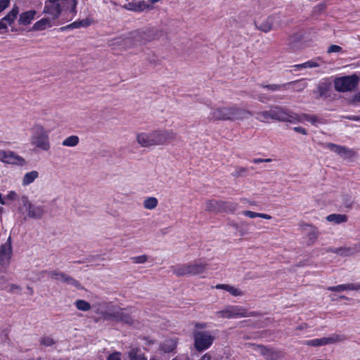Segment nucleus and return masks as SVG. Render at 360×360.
Instances as JSON below:
<instances>
[{"instance_id": "1", "label": "nucleus", "mask_w": 360, "mask_h": 360, "mask_svg": "<svg viewBox=\"0 0 360 360\" xmlns=\"http://www.w3.org/2000/svg\"><path fill=\"white\" fill-rule=\"evenodd\" d=\"M176 134L172 130L155 129L137 133L136 140L143 148L167 145L176 139Z\"/></svg>"}, {"instance_id": "2", "label": "nucleus", "mask_w": 360, "mask_h": 360, "mask_svg": "<svg viewBox=\"0 0 360 360\" xmlns=\"http://www.w3.org/2000/svg\"><path fill=\"white\" fill-rule=\"evenodd\" d=\"M252 115V112L236 105L219 107L212 109L210 119L213 120H242Z\"/></svg>"}, {"instance_id": "3", "label": "nucleus", "mask_w": 360, "mask_h": 360, "mask_svg": "<svg viewBox=\"0 0 360 360\" xmlns=\"http://www.w3.org/2000/svg\"><path fill=\"white\" fill-rule=\"evenodd\" d=\"M30 141L32 146L44 151L50 149L49 131L40 124H35L31 128Z\"/></svg>"}, {"instance_id": "4", "label": "nucleus", "mask_w": 360, "mask_h": 360, "mask_svg": "<svg viewBox=\"0 0 360 360\" xmlns=\"http://www.w3.org/2000/svg\"><path fill=\"white\" fill-rule=\"evenodd\" d=\"M69 1L72 5L71 12H75L76 0H48L44 8V13L51 15L52 19L56 20L60 15L63 8L68 7L67 4Z\"/></svg>"}, {"instance_id": "5", "label": "nucleus", "mask_w": 360, "mask_h": 360, "mask_svg": "<svg viewBox=\"0 0 360 360\" xmlns=\"http://www.w3.org/2000/svg\"><path fill=\"white\" fill-rule=\"evenodd\" d=\"M216 315L219 318L238 319L254 316H255V313L249 311L248 309L240 306L229 305L224 309L217 311Z\"/></svg>"}, {"instance_id": "6", "label": "nucleus", "mask_w": 360, "mask_h": 360, "mask_svg": "<svg viewBox=\"0 0 360 360\" xmlns=\"http://www.w3.org/2000/svg\"><path fill=\"white\" fill-rule=\"evenodd\" d=\"M359 82L356 75L337 77L334 80V88L338 92H347L354 90Z\"/></svg>"}, {"instance_id": "7", "label": "nucleus", "mask_w": 360, "mask_h": 360, "mask_svg": "<svg viewBox=\"0 0 360 360\" xmlns=\"http://www.w3.org/2000/svg\"><path fill=\"white\" fill-rule=\"evenodd\" d=\"M22 206L19 207L20 211L25 210L27 212V217L32 219H41L44 214V206H36L32 204L28 197L25 195L20 198Z\"/></svg>"}, {"instance_id": "8", "label": "nucleus", "mask_w": 360, "mask_h": 360, "mask_svg": "<svg viewBox=\"0 0 360 360\" xmlns=\"http://www.w3.org/2000/svg\"><path fill=\"white\" fill-rule=\"evenodd\" d=\"M194 347L198 352L207 349L213 343L214 337L209 331L193 332Z\"/></svg>"}, {"instance_id": "9", "label": "nucleus", "mask_w": 360, "mask_h": 360, "mask_svg": "<svg viewBox=\"0 0 360 360\" xmlns=\"http://www.w3.org/2000/svg\"><path fill=\"white\" fill-rule=\"evenodd\" d=\"M206 264L193 263L189 264H182L174 267L173 273L178 276L186 275H198L202 274L206 269Z\"/></svg>"}, {"instance_id": "10", "label": "nucleus", "mask_w": 360, "mask_h": 360, "mask_svg": "<svg viewBox=\"0 0 360 360\" xmlns=\"http://www.w3.org/2000/svg\"><path fill=\"white\" fill-rule=\"evenodd\" d=\"M103 317L106 321L122 322L129 325L133 323V320L129 314L124 312V309L117 307H112L105 311Z\"/></svg>"}, {"instance_id": "11", "label": "nucleus", "mask_w": 360, "mask_h": 360, "mask_svg": "<svg viewBox=\"0 0 360 360\" xmlns=\"http://www.w3.org/2000/svg\"><path fill=\"white\" fill-rule=\"evenodd\" d=\"M48 276L51 279L59 281L68 285L74 286L77 289H82L81 283L72 276L60 271H50L47 272Z\"/></svg>"}, {"instance_id": "12", "label": "nucleus", "mask_w": 360, "mask_h": 360, "mask_svg": "<svg viewBox=\"0 0 360 360\" xmlns=\"http://www.w3.org/2000/svg\"><path fill=\"white\" fill-rule=\"evenodd\" d=\"M11 253V238H8V241L0 248V262L2 266H7L8 264Z\"/></svg>"}, {"instance_id": "13", "label": "nucleus", "mask_w": 360, "mask_h": 360, "mask_svg": "<svg viewBox=\"0 0 360 360\" xmlns=\"http://www.w3.org/2000/svg\"><path fill=\"white\" fill-rule=\"evenodd\" d=\"M254 350L259 352L266 359L268 360H274L280 357L279 352L275 350L274 348H269L263 345H255Z\"/></svg>"}, {"instance_id": "14", "label": "nucleus", "mask_w": 360, "mask_h": 360, "mask_svg": "<svg viewBox=\"0 0 360 360\" xmlns=\"http://www.w3.org/2000/svg\"><path fill=\"white\" fill-rule=\"evenodd\" d=\"M314 93L316 94V99H326L331 96V86L327 82H321L318 86L316 91Z\"/></svg>"}, {"instance_id": "15", "label": "nucleus", "mask_w": 360, "mask_h": 360, "mask_svg": "<svg viewBox=\"0 0 360 360\" xmlns=\"http://www.w3.org/2000/svg\"><path fill=\"white\" fill-rule=\"evenodd\" d=\"M18 12V8L15 6L4 18L0 20V30L7 29L8 25H11L16 18Z\"/></svg>"}, {"instance_id": "16", "label": "nucleus", "mask_w": 360, "mask_h": 360, "mask_svg": "<svg viewBox=\"0 0 360 360\" xmlns=\"http://www.w3.org/2000/svg\"><path fill=\"white\" fill-rule=\"evenodd\" d=\"M271 120L283 122L286 120V110L278 105H273L270 108Z\"/></svg>"}, {"instance_id": "17", "label": "nucleus", "mask_w": 360, "mask_h": 360, "mask_svg": "<svg viewBox=\"0 0 360 360\" xmlns=\"http://www.w3.org/2000/svg\"><path fill=\"white\" fill-rule=\"evenodd\" d=\"M131 43V38L126 37H117L112 39L108 41V45L112 49H116L117 47L122 46L124 48H129V44Z\"/></svg>"}, {"instance_id": "18", "label": "nucleus", "mask_w": 360, "mask_h": 360, "mask_svg": "<svg viewBox=\"0 0 360 360\" xmlns=\"http://www.w3.org/2000/svg\"><path fill=\"white\" fill-rule=\"evenodd\" d=\"M8 162L6 164L13 165L16 166H25L27 164L26 160L14 151L10 150L8 153Z\"/></svg>"}, {"instance_id": "19", "label": "nucleus", "mask_w": 360, "mask_h": 360, "mask_svg": "<svg viewBox=\"0 0 360 360\" xmlns=\"http://www.w3.org/2000/svg\"><path fill=\"white\" fill-rule=\"evenodd\" d=\"M360 289V284L356 283H346L338 285L336 286H330L327 288L329 291L341 292L345 290H358Z\"/></svg>"}, {"instance_id": "20", "label": "nucleus", "mask_w": 360, "mask_h": 360, "mask_svg": "<svg viewBox=\"0 0 360 360\" xmlns=\"http://www.w3.org/2000/svg\"><path fill=\"white\" fill-rule=\"evenodd\" d=\"M288 46L292 51H296L302 48L301 35L295 34L290 37L288 39Z\"/></svg>"}, {"instance_id": "21", "label": "nucleus", "mask_w": 360, "mask_h": 360, "mask_svg": "<svg viewBox=\"0 0 360 360\" xmlns=\"http://www.w3.org/2000/svg\"><path fill=\"white\" fill-rule=\"evenodd\" d=\"M39 173L36 170L27 172L25 174L22 179V185L23 186H27L33 183L37 179L39 178Z\"/></svg>"}, {"instance_id": "22", "label": "nucleus", "mask_w": 360, "mask_h": 360, "mask_svg": "<svg viewBox=\"0 0 360 360\" xmlns=\"http://www.w3.org/2000/svg\"><path fill=\"white\" fill-rule=\"evenodd\" d=\"M37 12L34 10L28 11L20 14L19 18L20 24L27 25H29L34 19Z\"/></svg>"}, {"instance_id": "23", "label": "nucleus", "mask_w": 360, "mask_h": 360, "mask_svg": "<svg viewBox=\"0 0 360 360\" xmlns=\"http://www.w3.org/2000/svg\"><path fill=\"white\" fill-rule=\"evenodd\" d=\"M215 288L217 289L224 290L235 297L241 296L243 295V292L240 290L229 284H218Z\"/></svg>"}, {"instance_id": "24", "label": "nucleus", "mask_w": 360, "mask_h": 360, "mask_svg": "<svg viewBox=\"0 0 360 360\" xmlns=\"http://www.w3.org/2000/svg\"><path fill=\"white\" fill-rule=\"evenodd\" d=\"M129 360H147L144 354L138 347H133L127 352Z\"/></svg>"}, {"instance_id": "25", "label": "nucleus", "mask_w": 360, "mask_h": 360, "mask_svg": "<svg viewBox=\"0 0 360 360\" xmlns=\"http://www.w3.org/2000/svg\"><path fill=\"white\" fill-rule=\"evenodd\" d=\"M221 200H210L205 202V210L208 212H221Z\"/></svg>"}, {"instance_id": "26", "label": "nucleus", "mask_w": 360, "mask_h": 360, "mask_svg": "<svg viewBox=\"0 0 360 360\" xmlns=\"http://www.w3.org/2000/svg\"><path fill=\"white\" fill-rule=\"evenodd\" d=\"M176 347V342L172 339H168L164 341L160 346V350L165 353L173 352Z\"/></svg>"}, {"instance_id": "27", "label": "nucleus", "mask_w": 360, "mask_h": 360, "mask_svg": "<svg viewBox=\"0 0 360 360\" xmlns=\"http://www.w3.org/2000/svg\"><path fill=\"white\" fill-rule=\"evenodd\" d=\"M52 26L51 20L49 18H42L40 20L36 22L33 25V30H44L48 27Z\"/></svg>"}, {"instance_id": "28", "label": "nucleus", "mask_w": 360, "mask_h": 360, "mask_svg": "<svg viewBox=\"0 0 360 360\" xmlns=\"http://www.w3.org/2000/svg\"><path fill=\"white\" fill-rule=\"evenodd\" d=\"M274 20L272 16H269L266 19H265L264 21H262L259 25L257 26V28L259 30H262L264 32H268L272 29Z\"/></svg>"}, {"instance_id": "29", "label": "nucleus", "mask_w": 360, "mask_h": 360, "mask_svg": "<svg viewBox=\"0 0 360 360\" xmlns=\"http://www.w3.org/2000/svg\"><path fill=\"white\" fill-rule=\"evenodd\" d=\"M326 219L328 221L338 224L342 222H346L347 221V217L345 214H331L327 216Z\"/></svg>"}, {"instance_id": "30", "label": "nucleus", "mask_w": 360, "mask_h": 360, "mask_svg": "<svg viewBox=\"0 0 360 360\" xmlns=\"http://www.w3.org/2000/svg\"><path fill=\"white\" fill-rule=\"evenodd\" d=\"M285 84H286V87L289 86H292V91H297V92L302 91L307 86V83L303 82L301 80L290 82L285 83Z\"/></svg>"}, {"instance_id": "31", "label": "nucleus", "mask_w": 360, "mask_h": 360, "mask_svg": "<svg viewBox=\"0 0 360 360\" xmlns=\"http://www.w3.org/2000/svg\"><path fill=\"white\" fill-rule=\"evenodd\" d=\"M347 339L346 335L342 334L334 333L329 337H326L327 345L335 344L343 342Z\"/></svg>"}, {"instance_id": "32", "label": "nucleus", "mask_w": 360, "mask_h": 360, "mask_svg": "<svg viewBox=\"0 0 360 360\" xmlns=\"http://www.w3.org/2000/svg\"><path fill=\"white\" fill-rule=\"evenodd\" d=\"M238 204L233 202L221 201V212H233L236 210Z\"/></svg>"}, {"instance_id": "33", "label": "nucleus", "mask_w": 360, "mask_h": 360, "mask_svg": "<svg viewBox=\"0 0 360 360\" xmlns=\"http://www.w3.org/2000/svg\"><path fill=\"white\" fill-rule=\"evenodd\" d=\"M305 345L312 346V347H319L327 345L326 337H323L321 338H316L310 340H306L303 343Z\"/></svg>"}, {"instance_id": "34", "label": "nucleus", "mask_w": 360, "mask_h": 360, "mask_svg": "<svg viewBox=\"0 0 360 360\" xmlns=\"http://www.w3.org/2000/svg\"><path fill=\"white\" fill-rule=\"evenodd\" d=\"M79 142V137L75 135H72V136H70L67 137L66 139H65L62 142V145L63 146H67V147H75L77 145H78Z\"/></svg>"}, {"instance_id": "35", "label": "nucleus", "mask_w": 360, "mask_h": 360, "mask_svg": "<svg viewBox=\"0 0 360 360\" xmlns=\"http://www.w3.org/2000/svg\"><path fill=\"white\" fill-rule=\"evenodd\" d=\"M255 118L259 122H268L270 120H271L270 109L269 110L256 112Z\"/></svg>"}, {"instance_id": "36", "label": "nucleus", "mask_w": 360, "mask_h": 360, "mask_svg": "<svg viewBox=\"0 0 360 360\" xmlns=\"http://www.w3.org/2000/svg\"><path fill=\"white\" fill-rule=\"evenodd\" d=\"M158 199L155 197H148L143 200V205L147 210H153L158 205Z\"/></svg>"}, {"instance_id": "37", "label": "nucleus", "mask_w": 360, "mask_h": 360, "mask_svg": "<svg viewBox=\"0 0 360 360\" xmlns=\"http://www.w3.org/2000/svg\"><path fill=\"white\" fill-rule=\"evenodd\" d=\"M148 6L144 2V1H139L137 3L134 4H129L128 5L127 9L136 11V12H140L143 11L144 9L148 8Z\"/></svg>"}, {"instance_id": "38", "label": "nucleus", "mask_w": 360, "mask_h": 360, "mask_svg": "<svg viewBox=\"0 0 360 360\" xmlns=\"http://www.w3.org/2000/svg\"><path fill=\"white\" fill-rule=\"evenodd\" d=\"M286 120L284 122H288L291 123H300L301 122L300 114H297L293 112L286 111Z\"/></svg>"}, {"instance_id": "39", "label": "nucleus", "mask_w": 360, "mask_h": 360, "mask_svg": "<svg viewBox=\"0 0 360 360\" xmlns=\"http://www.w3.org/2000/svg\"><path fill=\"white\" fill-rule=\"evenodd\" d=\"M77 309L83 311H87L91 309V304L84 300H77L75 302Z\"/></svg>"}, {"instance_id": "40", "label": "nucleus", "mask_w": 360, "mask_h": 360, "mask_svg": "<svg viewBox=\"0 0 360 360\" xmlns=\"http://www.w3.org/2000/svg\"><path fill=\"white\" fill-rule=\"evenodd\" d=\"M326 146L328 149L333 151L334 153L339 155L340 156H341V155H342V152L345 150V146L336 145V144L332 143H327Z\"/></svg>"}, {"instance_id": "41", "label": "nucleus", "mask_w": 360, "mask_h": 360, "mask_svg": "<svg viewBox=\"0 0 360 360\" xmlns=\"http://www.w3.org/2000/svg\"><path fill=\"white\" fill-rule=\"evenodd\" d=\"M305 226L309 228V232L308 234V237H309V240L311 242V243H313L314 242V240L318 237V230L316 227L312 226L309 224H306Z\"/></svg>"}, {"instance_id": "42", "label": "nucleus", "mask_w": 360, "mask_h": 360, "mask_svg": "<svg viewBox=\"0 0 360 360\" xmlns=\"http://www.w3.org/2000/svg\"><path fill=\"white\" fill-rule=\"evenodd\" d=\"M263 88H266L268 90H270L271 91H278L281 90L282 88L286 89V84H269V85H260Z\"/></svg>"}, {"instance_id": "43", "label": "nucleus", "mask_w": 360, "mask_h": 360, "mask_svg": "<svg viewBox=\"0 0 360 360\" xmlns=\"http://www.w3.org/2000/svg\"><path fill=\"white\" fill-rule=\"evenodd\" d=\"M55 343L56 341L53 340V338L50 336H44L41 338L40 340V344L46 347H51Z\"/></svg>"}, {"instance_id": "44", "label": "nucleus", "mask_w": 360, "mask_h": 360, "mask_svg": "<svg viewBox=\"0 0 360 360\" xmlns=\"http://www.w3.org/2000/svg\"><path fill=\"white\" fill-rule=\"evenodd\" d=\"M356 155V152L352 149H349L347 147L345 148V150L342 152L340 157L344 159H351Z\"/></svg>"}, {"instance_id": "45", "label": "nucleus", "mask_w": 360, "mask_h": 360, "mask_svg": "<svg viewBox=\"0 0 360 360\" xmlns=\"http://www.w3.org/2000/svg\"><path fill=\"white\" fill-rule=\"evenodd\" d=\"M131 259L134 264H143L147 262L148 257L145 255H143L140 256L133 257L131 258Z\"/></svg>"}, {"instance_id": "46", "label": "nucleus", "mask_w": 360, "mask_h": 360, "mask_svg": "<svg viewBox=\"0 0 360 360\" xmlns=\"http://www.w3.org/2000/svg\"><path fill=\"white\" fill-rule=\"evenodd\" d=\"M18 194L14 191H11L8 193L6 196H4L5 200L8 202V201H14L18 198Z\"/></svg>"}, {"instance_id": "47", "label": "nucleus", "mask_w": 360, "mask_h": 360, "mask_svg": "<svg viewBox=\"0 0 360 360\" xmlns=\"http://www.w3.org/2000/svg\"><path fill=\"white\" fill-rule=\"evenodd\" d=\"M319 60V58H318L317 60H308V61L305 62L304 63L305 68H314L319 67L320 64L317 62V60Z\"/></svg>"}, {"instance_id": "48", "label": "nucleus", "mask_w": 360, "mask_h": 360, "mask_svg": "<svg viewBox=\"0 0 360 360\" xmlns=\"http://www.w3.org/2000/svg\"><path fill=\"white\" fill-rule=\"evenodd\" d=\"M309 122L314 126H316L318 124L323 123L321 118L314 115H311Z\"/></svg>"}, {"instance_id": "49", "label": "nucleus", "mask_w": 360, "mask_h": 360, "mask_svg": "<svg viewBox=\"0 0 360 360\" xmlns=\"http://www.w3.org/2000/svg\"><path fill=\"white\" fill-rule=\"evenodd\" d=\"M8 153L10 150H0V161L6 163L8 162Z\"/></svg>"}, {"instance_id": "50", "label": "nucleus", "mask_w": 360, "mask_h": 360, "mask_svg": "<svg viewBox=\"0 0 360 360\" xmlns=\"http://www.w3.org/2000/svg\"><path fill=\"white\" fill-rule=\"evenodd\" d=\"M248 172V169L246 167H240L236 168L235 173L233 174L234 176H241L246 174Z\"/></svg>"}, {"instance_id": "51", "label": "nucleus", "mask_w": 360, "mask_h": 360, "mask_svg": "<svg viewBox=\"0 0 360 360\" xmlns=\"http://www.w3.org/2000/svg\"><path fill=\"white\" fill-rule=\"evenodd\" d=\"M122 354L119 352H115L108 355L107 360H122Z\"/></svg>"}, {"instance_id": "52", "label": "nucleus", "mask_w": 360, "mask_h": 360, "mask_svg": "<svg viewBox=\"0 0 360 360\" xmlns=\"http://www.w3.org/2000/svg\"><path fill=\"white\" fill-rule=\"evenodd\" d=\"M342 51V47L338 45H331L328 49V53H339Z\"/></svg>"}, {"instance_id": "53", "label": "nucleus", "mask_w": 360, "mask_h": 360, "mask_svg": "<svg viewBox=\"0 0 360 360\" xmlns=\"http://www.w3.org/2000/svg\"><path fill=\"white\" fill-rule=\"evenodd\" d=\"M243 214L250 218L257 217L258 213L252 211L245 210L243 212Z\"/></svg>"}, {"instance_id": "54", "label": "nucleus", "mask_w": 360, "mask_h": 360, "mask_svg": "<svg viewBox=\"0 0 360 360\" xmlns=\"http://www.w3.org/2000/svg\"><path fill=\"white\" fill-rule=\"evenodd\" d=\"M326 8V4H318L315 8L314 11L317 13H321L323 11H324Z\"/></svg>"}, {"instance_id": "55", "label": "nucleus", "mask_w": 360, "mask_h": 360, "mask_svg": "<svg viewBox=\"0 0 360 360\" xmlns=\"http://www.w3.org/2000/svg\"><path fill=\"white\" fill-rule=\"evenodd\" d=\"M10 0H0V12L8 7Z\"/></svg>"}, {"instance_id": "56", "label": "nucleus", "mask_w": 360, "mask_h": 360, "mask_svg": "<svg viewBox=\"0 0 360 360\" xmlns=\"http://www.w3.org/2000/svg\"><path fill=\"white\" fill-rule=\"evenodd\" d=\"M293 130L295 131V132H297V133H300V134H302L303 135H307V131L302 127H295L293 128Z\"/></svg>"}, {"instance_id": "57", "label": "nucleus", "mask_w": 360, "mask_h": 360, "mask_svg": "<svg viewBox=\"0 0 360 360\" xmlns=\"http://www.w3.org/2000/svg\"><path fill=\"white\" fill-rule=\"evenodd\" d=\"M79 27H80L79 21H75V22L68 25V26L63 27L62 30L68 29V28L75 29V28H79Z\"/></svg>"}, {"instance_id": "58", "label": "nucleus", "mask_w": 360, "mask_h": 360, "mask_svg": "<svg viewBox=\"0 0 360 360\" xmlns=\"http://www.w3.org/2000/svg\"><path fill=\"white\" fill-rule=\"evenodd\" d=\"M257 99L261 103H266V101H268L269 100V97L266 96L265 94H258Z\"/></svg>"}, {"instance_id": "59", "label": "nucleus", "mask_w": 360, "mask_h": 360, "mask_svg": "<svg viewBox=\"0 0 360 360\" xmlns=\"http://www.w3.org/2000/svg\"><path fill=\"white\" fill-rule=\"evenodd\" d=\"M20 290V288L17 285H15V284H11L10 285V288L8 290V291L10 292H19Z\"/></svg>"}, {"instance_id": "60", "label": "nucleus", "mask_w": 360, "mask_h": 360, "mask_svg": "<svg viewBox=\"0 0 360 360\" xmlns=\"http://www.w3.org/2000/svg\"><path fill=\"white\" fill-rule=\"evenodd\" d=\"M310 117H311V115H309V114H306V113L300 114L301 122H303L304 121L309 122V119H310Z\"/></svg>"}, {"instance_id": "61", "label": "nucleus", "mask_w": 360, "mask_h": 360, "mask_svg": "<svg viewBox=\"0 0 360 360\" xmlns=\"http://www.w3.org/2000/svg\"><path fill=\"white\" fill-rule=\"evenodd\" d=\"M349 249H344V248H337L334 250H332L331 251L333 252H335V253H337V254H340V255H343V254H346V252L349 251Z\"/></svg>"}, {"instance_id": "62", "label": "nucleus", "mask_w": 360, "mask_h": 360, "mask_svg": "<svg viewBox=\"0 0 360 360\" xmlns=\"http://www.w3.org/2000/svg\"><path fill=\"white\" fill-rule=\"evenodd\" d=\"M79 24L80 25V27H88L90 25V20H88V19H84V20H79Z\"/></svg>"}, {"instance_id": "63", "label": "nucleus", "mask_w": 360, "mask_h": 360, "mask_svg": "<svg viewBox=\"0 0 360 360\" xmlns=\"http://www.w3.org/2000/svg\"><path fill=\"white\" fill-rule=\"evenodd\" d=\"M345 118L352 121H360V115H348L346 116Z\"/></svg>"}, {"instance_id": "64", "label": "nucleus", "mask_w": 360, "mask_h": 360, "mask_svg": "<svg viewBox=\"0 0 360 360\" xmlns=\"http://www.w3.org/2000/svg\"><path fill=\"white\" fill-rule=\"evenodd\" d=\"M211 359H212L211 354L210 353H206L198 360H211Z\"/></svg>"}]
</instances>
